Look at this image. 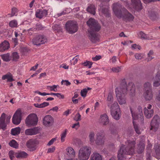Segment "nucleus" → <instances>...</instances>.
Segmentation results:
<instances>
[{
	"mask_svg": "<svg viewBox=\"0 0 160 160\" xmlns=\"http://www.w3.org/2000/svg\"><path fill=\"white\" fill-rule=\"evenodd\" d=\"M14 152L12 151H10L9 152V157L11 160H12L13 158H14Z\"/></svg>",
	"mask_w": 160,
	"mask_h": 160,
	"instance_id": "nucleus-55",
	"label": "nucleus"
},
{
	"mask_svg": "<svg viewBox=\"0 0 160 160\" xmlns=\"http://www.w3.org/2000/svg\"><path fill=\"white\" fill-rule=\"evenodd\" d=\"M131 0L132 5L134 9L137 11L142 9V6L140 0Z\"/></svg>",
	"mask_w": 160,
	"mask_h": 160,
	"instance_id": "nucleus-18",
	"label": "nucleus"
},
{
	"mask_svg": "<svg viewBox=\"0 0 160 160\" xmlns=\"http://www.w3.org/2000/svg\"><path fill=\"white\" fill-rule=\"evenodd\" d=\"M64 82H65L64 84L67 86H69L71 84V83L67 80H62L61 82L62 85H63Z\"/></svg>",
	"mask_w": 160,
	"mask_h": 160,
	"instance_id": "nucleus-53",
	"label": "nucleus"
},
{
	"mask_svg": "<svg viewBox=\"0 0 160 160\" xmlns=\"http://www.w3.org/2000/svg\"><path fill=\"white\" fill-rule=\"evenodd\" d=\"M128 154L132 155V153H129V151L125 145H121L118 152L117 156L118 159V160H124L126 155Z\"/></svg>",
	"mask_w": 160,
	"mask_h": 160,
	"instance_id": "nucleus-8",
	"label": "nucleus"
},
{
	"mask_svg": "<svg viewBox=\"0 0 160 160\" xmlns=\"http://www.w3.org/2000/svg\"><path fill=\"white\" fill-rule=\"evenodd\" d=\"M81 119V115H80L79 113H78L75 115L74 118V120L75 121L78 122L80 121Z\"/></svg>",
	"mask_w": 160,
	"mask_h": 160,
	"instance_id": "nucleus-51",
	"label": "nucleus"
},
{
	"mask_svg": "<svg viewBox=\"0 0 160 160\" xmlns=\"http://www.w3.org/2000/svg\"><path fill=\"white\" fill-rule=\"evenodd\" d=\"M31 129L34 135L36 134L39 133L40 128L39 127H35Z\"/></svg>",
	"mask_w": 160,
	"mask_h": 160,
	"instance_id": "nucleus-46",
	"label": "nucleus"
},
{
	"mask_svg": "<svg viewBox=\"0 0 160 160\" xmlns=\"http://www.w3.org/2000/svg\"><path fill=\"white\" fill-rule=\"evenodd\" d=\"M20 128L18 127L12 129L11 133L12 135H16L19 134L20 132Z\"/></svg>",
	"mask_w": 160,
	"mask_h": 160,
	"instance_id": "nucleus-31",
	"label": "nucleus"
},
{
	"mask_svg": "<svg viewBox=\"0 0 160 160\" xmlns=\"http://www.w3.org/2000/svg\"><path fill=\"white\" fill-rule=\"evenodd\" d=\"M79 123L78 122L74 124L72 126V128H76V129L79 127Z\"/></svg>",
	"mask_w": 160,
	"mask_h": 160,
	"instance_id": "nucleus-64",
	"label": "nucleus"
},
{
	"mask_svg": "<svg viewBox=\"0 0 160 160\" xmlns=\"http://www.w3.org/2000/svg\"><path fill=\"white\" fill-rule=\"evenodd\" d=\"M109 130L111 133L113 134H115L117 133V128L115 124L113 123H111L110 124Z\"/></svg>",
	"mask_w": 160,
	"mask_h": 160,
	"instance_id": "nucleus-26",
	"label": "nucleus"
},
{
	"mask_svg": "<svg viewBox=\"0 0 160 160\" xmlns=\"http://www.w3.org/2000/svg\"><path fill=\"white\" fill-rule=\"evenodd\" d=\"M87 93V90L86 88L83 89L81 91V95L83 97H86Z\"/></svg>",
	"mask_w": 160,
	"mask_h": 160,
	"instance_id": "nucleus-50",
	"label": "nucleus"
},
{
	"mask_svg": "<svg viewBox=\"0 0 160 160\" xmlns=\"http://www.w3.org/2000/svg\"><path fill=\"white\" fill-rule=\"evenodd\" d=\"M9 48V42L5 40L0 44V52H3L8 49Z\"/></svg>",
	"mask_w": 160,
	"mask_h": 160,
	"instance_id": "nucleus-20",
	"label": "nucleus"
},
{
	"mask_svg": "<svg viewBox=\"0 0 160 160\" xmlns=\"http://www.w3.org/2000/svg\"><path fill=\"white\" fill-rule=\"evenodd\" d=\"M12 60L13 61H16L19 58V56L16 52L12 53Z\"/></svg>",
	"mask_w": 160,
	"mask_h": 160,
	"instance_id": "nucleus-39",
	"label": "nucleus"
},
{
	"mask_svg": "<svg viewBox=\"0 0 160 160\" xmlns=\"http://www.w3.org/2000/svg\"><path fill=\"white\" fill-rule=\"evenodd\" d=\"M67 133V130H65V131L61 135V141L62 142H63L64 141V138L66 137Z\"/></svg>",
	"mask_w": 160,
	"mask_h": 160,
	"instance_id": "nucleus-52",
	"label": "nucleus"
},
{
	"mask_svg": "<svg viewBox=\"0 0 160 160\" xmlns=\"http://www.w3.org/2000/svg\"><path fill=\"white\" fill-rule=\"evenodd\" d=\"M92 63H93L91 62L86 61V62L82 63V64L85 66L88 67V68H91Z\"/></svg>",
	"mask_w": 160,
	"mask_h": 160,
	"instance_id": "nucleus-45",
	"label": "nucleus"
},
{
	"mask_svg": "<svg viewBox=\"0 0 160 160\" xmlns=\"http://www.w3.org/2000/svg\"><path fill=\"white\" fill-rule=\"evenodd\" d=\"M15 155L17 158H24L28 157V154L25 152L21 151L18 153H16L15 154Z\"/></svg>",
	"mask_w": 160,
	"mask_h": 160,
	"instance_id": "nucleus-23",
	"label": "nucleus"
},
{
	"mask_svg": "<svg viewBox=\"0 0 160 160\" xmlns=\"http://www.w3.org/2000/svg\"><path fill=\"white\" fill-rule=\"evenodd\" d=\"M107 101L108 102V107H111V104L113 101V97L111 93H109L108 94L107 98Z\"/></svg>",
	"mask_w": 160,
	"mask_h": 160,
	"instance_id": "nucleus-36",
	"label": "nucleus"
},
{
	"mask_svg": "<svg viewBox=\"0 0 160 160\" xmlns=\"http://www.w3.org/2000/svg\"><path fill=\"white\" fill-rule=\"evenodd\" d=\"M18 12V9L16 8H13L12 9V12L11 14H8V15H10V17H12L15 15V13Z\"/></svg>",
	"mask_w": 160,
	"mask_h": 160,
	"instance_id": "nucleus-47",
	"label": "nucleus"
},
{
	"mask_svg": "<svg viewBox=\"0 0 160 160\" xmlns=\"http://www.w3.org/2000/svg\"><path fill=\"white\" fill-rule=\"evenodd\" d=\"M135 57L136 59H140L142 58L141 54L140 53H136L135 55Z\"/></svg>",
	"mask_w": 160,
	"mask_h": 160,
	"instance_id": "nucleus-60",
	"label": "nucleus"
},
{
	"mask_svg": "<svg viewBox=\"0 0 160 160\" xmlns=\"http://www.w3.org/2000/svg\"><path fill=\"white\" fill-rule=\"evenodd\" d=\"M154 82L153 84L154 87H158L160 85V75H157L153 78Z\"/></svg>",
	"mask_w": 160,
	"mask_h": 160,
	"instance_id": "nucleus-25",
	"label": "nucleus"
},
{
	"mask_svg": "<svg viewBox=\"0 0 160 160\" xmlns=\"http://www.w3.org/2000/svg\"><path fill=\"white\" fill-rule=\"evenodd\" d=\"M135 86L134 83L130 82L128 84L125 78L121 79L119 88L115 89L116 96L120 104L122 105L126 103V98L125 95L129 92L130 96L132 97L135 95Z\"/></svg>",
	"mask_w": 160,
	"mask_h": 160,
	"instance_id": "nucleus-1",
	"label": "nucleus"
},
{
	"mask_svg": "<svg viewBox=\"0 0 160 160\" xmlns=\"http://www.w3.org/2000/svg\"><path fill=\"white\" fill-rule=\"evenodd\" d=\"M29 51V49L25 47H21L20 49V51L22 55L26 54Z\"/></svg>",
	"mask_w": 160,
	"mask_h": 160,
	"instance_id": "nucleus-38",
	"label": "nucleus"
},
{
	"mask_svg": "<svg viewBox=\"0 0 160 160\" xmlns=\"http://www.w3.org/2000/svg\"><path fill=\"white\" fill-rule=\"evenodd\" d=\"M100 121L103 125H106L109 123L108 118L106 114L101 116Z\"/></svg>",
	"mask_w": 160,
	"mask_h": 160,
	"instance_id": "nucleus-22",
	"label": "nucleus"
},
{
	"mask_svg": "<svg viewBox=\"0 0 160 160\" xmlns=\"http://www.w3.org/2000/svg\"><path fill=\"white\" fill-rule=\"evenodd\" d=\"M91 160H102V158L101 155L99 153L94 152L91 155Z\"/></svg>",
	"mask_w": 160,
	"mask_h": 160,
	"instance_id": "nucleus-29",
	"label": "nucleus"
},
{
	"mask_svg": "<svg viewBox=\"0 0 160 160\" xmlns=\"http://www.w3.org/2000/svg\"><path fill=\"white\" fill-rule=\"evenodd\" d=\"M121 68L119 67H118L116 68H112V70L113 72H118L120 71Z\"/></svg>",
	"mask_w": 160,
	"mask_h": 160,
	"instance_id": "nucleus-54",
	"label": "nucleus"
},
{
	"mask_svg": "<svg viewBox=\"0 0 160 160\" xmlns=\"http://www.w3.org/2000/svg\"><path fill=\"white\" fill-rule=\"evenodd\" d=\"M49 105V103L46 102H44L43 103L39 104L38 103H34V106L38 108H44L46 106H48Z\"/></svg>",
	"mask_w": 160,
	"mask_h": 160,
	"instance_id": "nucleus-33",
	"label": "nucleus"
},
{
	"mask_svg": "<svg viewBox=\"0 0 160 160\" xmlns=\"http://www.w3.org/2000/svg\"><path fill=\"white\" fill-rule=\"evenodd\" d=\"M97 138L95 140L96 144L98 145H101L104 142V135L102 132H98L96 134Z\"/></svg>",
	"mask_w": 160,
	"mask_h": 160,
	"instance_id": "nucleus-17",
	"label": "nucleus"
},
{
	"mask_svg": "<svg viewBox=\"0 0 160 160\" xmlns=\"http://www.w3.org/2000/svg\"><path fill=\"white\" fill-rule=\"evenodd\" d=\"M18 22L17 21L13 20L11 21L9 23V26L11 28L17 27V26Z\"/></svg>",
	"mask_w": 160,
	"mask_h": 160,
	"instance_id": "nucleus-43",
	"label": "nucleus"
},
{
	"mask_svg": "<svg viewBox=\"0 0 160 160\" xmlns=\"http://www.w3.org/2000/svg\"><path fill=\"white\" fill-rule=\"evenodd\" d=\"M101 58V56H96L95 57L92 58V59L94 61H96L99 60Z\"/></svg>",
	"mask_w": 160,
	"mask_h": 160,
	"instance_id": "nucleus-61",
	"label": "nucleus"
},
{
	"mask_svg": "<svg viewBox=\"0 0 160 160\" xmlns=\"http://www.w3.org/2000/svg\"><path fill=\"white\" fill-rule=\"evenodd\" d=\"M87 24L89 26V31H99L101 28L100 24L95 19L90 18L87 22Z\"/></svg>",
	"mask_w": 160,
	"mask_h": 160,
	"instance_id": "nucleus-6",
	"label": "nucleus"
},
{
	"mask_svg": "<svg viewBox=\"0 0 160 160\" xmlns=\"http://www.w3.org/2000/svg\"><path fill=\"white\" fill-rule=\"evenodd\" d=\"M89 34V37L90 40L93 43H95L99 40V36L96 31H88Z\"/></svg>",
	"mask_w": 160,
	"mask_h": 160,
	"instance_id": "nucleus-16",
	"label": "nucleus"
},
{
	"mask_svg": "<svg viewBox=\"0 0 160 160\" xmlns=\"http://www.w3.org/2000/svg\"><path fill=\"white\" fill-rule=\"evenodd\" d=\"M67 30L70 33H74L78 31V27L75 22L69 21L66 23Z\"/></svg>",
	"mask_w": 160,
	"mask_h": 160,
	"instance_id": "nucleus-10",
	"label": "nucleus"
},
{
	"mask_svg": "<svg viewBox=\"0 0 160 160\" xmlns=\"http://www.w3.org/2000/svg\"><path fill=\"white\" fill-rule=\"evenodd\" d=\"M148 13L151 19H156L157 16L156 13L155 12L150 11H148Z\"/></svg>",
	"mask_w": 160,
	"mask_h": 160,
	"instance_id": "nucleus-41",
	"label": "nucleus"
},
{
	"mask_svg": "<svg viewBox=\"0 0 160 160\" xmlns=\"http://www.w3.org/2000/svg\"><path fill=\"white\" fill-rule=\"evenodd\" d=\"M140 35L141 36V37L142 38H143V39H146V35L143 32H140Z\"/></svg>",
	"mask_w": 160,
	"mask_h": 160,
	"instance_id": "nucleus-63",
	"label": "nucleus"
},
{
	"mask_svg": "<svg viewBox=\"0 0 160 160\" xmlns=\"http://www.w3.org/2000/svg\"><path fill=\"white\" fill-rule=\"evenodd\" d=\"M55 147L53 146L52 148H49L48 149V153H52L55 150Z\"/></svg>",
	"mask_w": 160,
	"mask_h": 160,
	"instance_id": "nucleus-56",
	"label": "nucleus"
},
{
	"mask_svg": "<svg viewBox=\"0 0 160 160\" xmlns=\"http://www.w3.org/2000/svg\"><path fill=\"white\" fill-rule=\"evenodd\" d=\"M53 29L55 31H57L58 32L60 31L61 29L60 25L59 24H55L53 25L52 27Z\"/></svg>",
	"mask_w": 160,
	"mask_h": 160,
	"instance_id": "nucleus-44",
	"label": "nucleus"
},
{
	"mask_svg": "<svg viewBox=\"0 0 160 160\" xmlns=\"http://www.w3.org/2000/svg\"><path fill=\"white\" fill-rule=\"evenodd\" d=\"M144 115L146 118H150L153 116V110H148L146 108H144Z\"/></svg>",
	"mask_w": 160,
	"mask_h": 160,
	"instance_id": "nucleus-24",
	"label": "nucleus"
},
{
	"mask_svg": "<svg viewBox=\"0 0 160 160\" xmlns=\"http://www.w3.org/2000/svg\"><path fill=\"white\" fill-rule=\"evenodd\" d=\"M58 86L54 85L52 86H48V87H49L50 88V91H56L57 89L55 90V89Z\"/></svg>",
	"mask_w": 160,
	"mask_h": 160,
	"instance_id": "nucleus-57",
	"label": "nucleus"
},
{
	"mask_svg": "<svg viewBox=\"0 0 160 160\" xmlns=\"http://www.w3.org/2000/svg\"><path fill=\"white\" fill-rule=\"evenodd\" d=\"M56 140V138H53L51 140H50L47 144L48 146H50L52 145L53 142Z\"/></svg>",
	"mask_w": 160,
	"mask_h": 160,
	"instance_id": "nucleus-59",
	"label": "nucleus"
},
{
	"mask_svg": "<svg viewBox=\"0 0 160 160\" xmlns=\"http://www.w3.org/2000/svg\"><path fill=\"white\" fill-rule=\"evenodd\" d=\"M91 148L89 147H83L80 148L78 153V158L80 160H88L91 153Z\"/></svg>",
	"mask_w": 160,
	"mask_h": 160,
	"instance_id": "nucleus-3",
	"label": "nucleus"
},
{
	"mask_svg": "<svg viewBox=\"0 0 160 160\" xmlns=\"http://www.w3.org/2000/svg\"><path fill=\"white\" fill-rule=\"evenodd\" d=\"M144 92L143 96L146 100H149L152 99L153 95L152 93L151 84L147 82L144 85Z\"/></svg>",
	"mask_w": 160,
	"mask_h": 160,
	"instance_id": "nucleus-5",
	"label": "nucleus"
},
{
	"mask_svg": "<svg viewBox=\"0 0 160 160\" xmlns=\"http://www.w3.org/2000/svg\"><path fill=\"white\" fill-rule=\"evenodd\" d=\"M39 144V141L36 139H30L27 142L26 146L29 151L32 152L37 150Z\"/></svg>",
	"mask_w": 160,
	"mask_h": 160,
	"instance_id": "nucleus-7",
	"label": "nucleus"
},
{
	"mask_svg": "<svg viewBox=\"0 0 160 160\" xmlns=\"http://www.w3.org/2000/svg\"><path fill=\"white\" fill-rule=\"evenodd\" d=\"M160 118L157 115H156L153 117L150 123L151 128L150 130H153L156 131L159 126Z\"/></svg>",
	"mask_w": 160,
	"mask_h": 160,
	"instance_id": "nucleus-11",
	"label": "nucleus"
},
{
	"mask_svg": "<svg viewBox=\"0 0 160 160\" xmlns=\"http://www.w3.org/2000/svg\"><path fill=\"white\" fill-rule=\"evenodd\" d=\"M112 9L115 16L118 18H122V20L126 22H129L133 20L134 17L124 8H122V5L118 3L113 4Z\"/></svg>",
	"mask_w": 160,
	"mask_h": 160,
	"instance_id": "nucleus-2",
	"label": "nucleus"
},
{
	"mask_svg": "<svg viewBox=\"0 0 160 160\" xmlns=\"http://www.w3.org/2000/svg\"><path fill=\"white\" fill-rule=\"evenodd\" d=\"M46 42V40L43 35H39L36 36L32 39V42L34 45H40Z\"/></svg>",
	"mask_w": 160,
	"mask_h": 160,
	"instance_id": "nucleus-12",
	"label": "nucleus"
},
{
	"mask_svg": "<svg viewBox=\"0 0 160 160\" xmlns=\"http://www.w3.org/2000/svg\"><path fill=\"white\" fill-rule=\"evenodd\" d=\"M47 11L46 10H38L36 13V17L39 19H41L44 16H46L47 15Z\"/></svg>",
	"mask_w": 160,
	"mask_h": 160,
	"instance_id": "nucleus-21",
	"label": "nucleus"
},
{
	"mask_svg": "<svg viewBox=\"0 0 160 160\" xmlns=\"http://www.w3.org/2000/svg\"><path fill=\"white\" fill-rule=\"evenodd\" d=\"M25 133L26 135H34L31 128L26 130Z\"/></svg>",
	"mask_w": 160,
	"mask_h": 160,
	"instance_id": "nucleus-49",
	"label": "nucleus"
},
{
	"mask_svg": "<svg viewBox=\"0 0 160 160\" xmlns=\"http://www.w3.org/2000/svg\"><path fill=\"white\" fill-rule=\"evenodd\" d=\"M66 150L67 151V154L71 157H73L75 154V152L72 148L68 147L67 148Z\"/></svg>",
	"mask_w": 160,
	"mask_h": 160,
	"instance_id": "nucleus-30",
	"label": "nucleus"
},
{
	"mask_svg": "<svg viewBox=\"0 0 160 160\" xmlns=\"http://www.w3.org/2000/svg\"><path fill=\"white\" fill-rule=\"evenodd\" d=\"M6 114L3 113L0 117V129H2L3 131L6 129L7 124L5 122Z\"/></svg>",
	"mask_w": 160,
	"mask_h": 160,
	"instance_id": "nucleus-19",
	"label": "nucleus"
},
{
	"mask_svg": "<svg viewBox=\"0 0 160 160\" xmlns=\"http://www.w3.org/2000/svg\"><path fill=\"white\" fill-rule=\"evenodd\" d=\"M138 109L139 112V115L141 117L143 116V114L142 112V107L140 106H139L138 107Z\"/></svg>",
	"mask_w": 160,
	"mask_h": 160,
	"instance_id": "nucleus-62",
	"label": "nucleus"
},
{
	"mask_svg": "<svg viewBox=\"0 0 160 160\" xmlns=\"http://www.w3.org/2000/svg\"><path fill=\"white\" fill-rule=\"evenodd\" d=\"M1 56L2 60L4 61L8 62L11 60L10 54L8 53L1 55Z\"/></svg>",
	"mask_w": 160,
	"mask_h": 160,
	"instance_id": "nucleus-32",
	"label": "nucleus"
},
{
	"mask_svg": "<svg viewBox=\"0 0 160 160\" xmlns=\"http://www.w3.org/2000/svg\"><path fill=\"white\" fill-rule=\"evenodd\" d=\"M132 47L134 49L138 48L139 50L141 49V47L139 45H137L136 44H133L132 46Z\"/></svg>",
	"mask_w": 160,
	"mask_h": 160,
	"instance_id": "nucleus-58",
	"label": "nucleus"
},
{
	"mask_svg": "<svg viewBox=\"0 0 160 160\" xmlns=\"http://www.w3.org/2000/svg\"><path fill=\"white\" fill-rule=\"evenodd\" d=\"M102 12L106 17H109L110 14L109 12V10L108 8H104L102 9Z\"/></svg>",
	"mask_w": 160,
	"mask_h": 160,
	"instance_id": "nucleus-40",
	"label": "nucleus"
},
{
	"mask_svg": "<svg viewBox=\"0 0 160 160\" xmlns=\"http://www.w3.org/2000/svg\"><path fill=\"white\" fill-rule=\"evenodd\" d=\"M111 113L112 117L116 120H118L120 118V110L117 102H115L111 107Z\"/></svg>",
	"mask_w": 160,
	"mask_h": 160,
	"instance_id": "nucleus-4",
	"label": "nucleus"
},
{
	"mask_svg": "<svg viewBox=\"0 0 160 160\" xmlns=\"http://www.w3.org/2000/svg\"><path fill=\"white\" fill-rule=\"evenodd\" d=\"M21 120V112L20 111H17L12 117V122L14 124L18 125L20 123Z\"/></svg>",
	"mask_w": 160,
	"mask_h": 160,
	"instance_id": "nucleus-15",
	"label": "nucleus"
},
{
	"mask_svg": "<svg viewBox=\"0 0 160 160\" xmlns=\"http://www.w3.org/2000/svg\"><path fill=\"white\" fill-rule=\"evenodd\" d=\"M133 123L134 128L136 132L138 134H140V131L138 128V125L137 124L135 123L134 122H133Z\"/></svg>",
	"mask_w": 160,
	"mask_h": 160,
	"instance_id": "nucleus-48",
	"label": "nucleus"
},
{
	"mask_svg": "<svg viewBox=\"0 0 160 160\" xmlns=\"http://www.w3.org/2000/svg\"><path fill=\"white\" fill-rule=\"evenodd\" d=\"M38 121V118L37 115L35 113H32L27 118L25 122L28 125L34 126L37 125Z\"/></svg>",
	"mask_w": 160,
	"mask_h": 160,
	"instance_id": "nucleus-9",
	"label": "nucleus"
},
{
	"mask_svg": "<svg viewBox=\"0 0 160 160\" xmlns=\"http://www.w3.org/2000/svg\"><path fill=\"white\" fill-rule=\"evenodd\" d=\"M126 147L129 151V153L133 154L135 152V148L136 142L135 141L128 140L125 142Z\"/></svg>",
	"mask_w": 160,
	"mask_h": 160,
	"instance_id": "nucleus-13",
	"label": "nucleus"
},
{
	"mask_svg": "<svg viewBox=\"0 0 160 160\" xmlns=\"http://www.w3.org/2000/svg\"><path fill=\"white\" fill-rule=\"evenodd\" d=\"M154 149L155 152L157 156H159L160 155V145L158 143H156L155 144Z\"/></svg>",
	"mask_w": 160,
	"mask_h": 160,
	"instance_id": "nucleus-35",
	"label": "nucleus"
},
{
	"mask_svg": "<svg viewBox=\"0 0 160 160\" xmlns=\"http://www.w3.org/2000/svg\"><path fill=\"white\" fill-rule=\"evenodd\" d=\"M54 118L50 115L45 116L43 119V124L46 127H50L54 123Z\"/></svg>",
	"mask_w": 160,
	"mask_h": 160,
	"instance_id": "nucleus-14",
	"label": "nucleus"
},
{
	"mask_svg": "<svg viewBox=\"0 0 160 160\" xmlns=\"http://www.w3.org/2000/svg\"><path fill=\"white\" fill-rule=\"evenodd\" d=\"M94 136L95 134L94 132H91L90 133L89 135V138L90 141L91 143L94 142Z\"/></svg>",
	"mask_w": 160,
	"mask_h": 160,
	"instance_id": "nucleus-42",
	"label": "nucleus"
},
{
	"mask_svg": "<svg viewBox=\"0 0 160 160\" xmlns=\"http://www.w3.org/2000/svg\"><path fill=\"white\" fill-rule=\"evenodd\" d=\"M12 78L13 77L12 74L10 72H8L2 76V79L4 80L6 79H7L8 82H11L14 81V80Z\"/></svg>",
	"mask_w": 160,
	"mask_h": 160,
	"instance_id": "nucleus-27",
	"label": "nucleus"
},
{
	"mask_svg": "<svg viewBox=\"0 0 160 160\" xmlns=\"http://www.w3.org/2000/svg\"><path fill=\"white\" fill-rule=\"evenodd\" d=\"M9 145L11 147L15 148H18V144L16 141L14 140H12L9 143Z\"/></svg>",
	"mask_w": 160,
	"mask_h": 160,
	"instance_id": "nucleus-37",
	"label": "nucleus"
},
{
	"mask_svg": "<svg viewBox=\"0 0 160 160\" xmlns=\"http://www.w3.org/2000/svg\"><path fill=\"white\" fill-rule=\"evenodd\" d=\"M145 147L144 144L142 142H140L138 145L137 152L138 153H142Z\"/></svg>",
	"mask_w": 160,
	"mask_h": 160,
	"instance_id": "nucleus-28",
	"label": "nucleus"
},
{
	"mask_svg": "<svg viewBox=\"0 0 160 160\" xmlns=\"http://www.w3.org/2000/svg\"><path fill=\"white\" fill-rule=\"evenodd\" d=\"M87 11L93 15H95V11L94 6L92 5H90L88 8Z\"/></svg>",
	"mask_w": 160,
	"mask_h": 160,
	"instance_id": "nucleus-34",
	"label": "nucleus"
}]
</instances>
